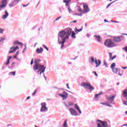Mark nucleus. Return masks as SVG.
<instances>
[{
    "label": "nucleus",
    "instance_id": "nucleus-1",
    "mask_svg": "<svg viewBox=\"0 0 127 127\" xmlns=\"http://www.w3.org/2000/svg\"><path fill=\"white\" fill-rule=\"evenodd\" d=\"M72 33V29L67 28L64 30H63L59 32L58 37V43L61 45V49H63L64 48V43L66 40L69 39L70 35Z\"/></svg>",
    "mask_w": 127,
    "mask_h": 127
},
{
    "label": "nucleus",
    "instance_id": "nucleus-2",
    "mask_svg": "<svg viewBox=\"0 0 127 127\" xmlns=\"http://www.w3.org/2000/svg\"><path fill=\"white\" fill-rule=\"evenodd\" d=\"M41 61L39 59H35L34 63L35 65H33V69L35 72L36 73H39L40 75H41L42 73L45 71V69H46V67L44 66V65H41L39 64L38 63Z\"/></svg>",
    "mask_w": 127,
    "mask_h": 127
},
{
    "label": "nucleus",
    "instance_id": "nucleus-3",
    "mask_svg": "<svg viewBox=\"0 0 127 127\" xmlns=\"http://www.w3.org/2000/svg\"><path fill=\"white\" fill-rule=\"evenodd\" d=\"M104 45L108 48H113L115 46H117V44L114 42V40L112 39H107L105 40Z\"/></svg>",
    "mask_w": 127,
    "mask_h": 127
},
{
    "label": "nucleus",
    "instance_id": "nucleus-4",
    "mask_svg": "<svg viewBox=\"0 0 127 127\" xmlns=\"http://www.w3.org/2000/svg\"><path fill=\"white\" fill-rule=\"evenodd\" d=\"M81 86H82V87H84V88H86V89H88V90H90V92H92L93 90H95V87L92 86L91 84L89 82H82L81 83Z\"/></svg>",
    "mask_w": 127,
    "mask_h": 127
},
{
    "label": "nucleus",
    "instance_id": "nucleus-5",
    "mask_svg": "<svg viewBox=\"0 0 127 127\" xmlns=\"http://www.w3.org/2000/svg\"><path fill=\"white\" fill-rule=\"evenodd\" d=\"M1 4L0 5V11L6 7V5H7V0H2L1 2Z\"/></svg>",
    "mask_w": 127,
    "mask_h": 127
},
{
    "label": "nucleus",
    "instance_id": "nucleus-6",
    "mask_svg": "<svg viewBox=\"0 0 127 127\" xmlns=\"http://www.w3.org/2000/svg\"><path fill=\"white\" fill-rule=\"evenodd\" d=\"M41 108L40 110V112H46L48 111V108L46 107V103L43 102L41 104Z\"/></svg>",
    "mask_w": 127,
    "mask_h": 127
},
{
    "label": "nucleus",
    "instance_id": "nucleus-7",
    "mask_svg": "<svg viewBox=\"0 0 127 127\" xmlns=\"http://www.w3.org/2000/svg\"><path fill=\"white\" fill-rule=\"evenodd\" d=\"M59 97L63 98L64 100H66V99L68 98V93L65 91H63L62 93H59Z\"/></svg>",
    "mask_w": 127,
    "mask_h": 127
},
{
    "label": "nucleus",
    "instance_id": "nucleus-8",
    "mask_svg": "<svg viewBox=\"0 0 127 127\" xmlns=\"http://www.w3.org/2000/svg\"><path fill=\"white\" fill-rule=\"evenodd\" d=\"M115 97L116 96L115 95H113L111 96H107V99L108 103L109 104H112L113 102L114 101V100H115Z\"/></svg>",
    "mask_w": 127,
    "mask_h": 127
},
{
    "label": "nucleus",
    "instance_id": "nucleus-9",
    "mask_svg": "<svg viewBox=\"0 0 127 127\" xmlns=\"http://www.w3.org/2000/svg\"><path fill=\"white\" fill-rule=\"evenodd\" d=\"M90 11V8L87 4L83 5V10H82L83 13H87Z\"/></svg>",
    "mask_w": 127,
    "mask_h": 127
},
{
    "label": "nucleus",
    "instance_id": "nucleus-10",
    "mask_svg": "<svg viewBox=\"0 0 127 127\" xmlns=\"http://www.w3.org/2000/svg\"><path fill=\"white\" fill-rule=\"evenodd\" d=\"M124 39V36H118V37H115L113 39L114 41L115 42H121L122 40Z\"/></svg>",
    "mask_w": 127,
    "mask_h": 127
},
{
    "label": "nucleus",
    "instance_id": "nucleus-11",
    "mask_svg": "<svg viewBox=\"0 0 127 127\" xmlns=\"http://www.w3.org/2000/svg\"><path fill=\"white\" fill-rule=\"evenodd\" d=\"M19 49V47L17 46L16 47H12L10 48V51H9V53H13V52H15L16 50Z\"/></svg>",
    "mask_w": 127,
    "mask_h": 127
},
{
    "label": "nucleus",
    "instance_id": "nucleus-12",
    "mask_svg": "<svg viewBox=\"0 0 127 127\" xmlns=\"http://www.w3.org/2000/svg\"><path fill=\"white\" fill-rule=\"evenodd\" d=\"M4 14L2 16V19H6V18H7V17H8V15H9V14H8V12H7V10H5L4 11Z\"/></svg>",
    "mask_w": 127,
    "mask_h": 127
},
{
    "label": "nucleus",
    "instance_id": "nucleus-13",
    "mask_svg": "<svg viewBox=\"0 0 127 127\" xmlns=\"http://www.w3.org/2000/svg\"><path fill=\"white\" fill-rule=\"evenodd\" d=\"M69 111L72 116H77L78 115L77 111L72 108H70Z\"/></svg>",
    "mask_w": 127,
    "mask_h": 127
},
{
    "label": "nucleus",
    "instance_id": "nucleus-14",
    "mask_svg": "<svg viewBox=\"0 0 127 127\" xmlns=\"http://www.w3.org/2000/svg\"><path fill=\"white\" fill-rule=\"evenodd\" d=\"M97 122H100V123H101L102 127H109V125H108V123H107V122L106 121H104L103 122L102 121H101L100 120H98Z\"/></svg>",
    "mask_w": 127,
    "mask_h": 127
},
{
    "label": "nucleus",
    "instance_id": "nucleus-15",
    "mask_svg": "<svg viewBox=\"0 0 127 127\" xmlns=\"http://www.w3.org/2000/svg\"><path fill=\"white\" fill-rule=\"evenodd\" d=\"M36 52L38 54L42 53V52H43V48H37L36 51Z\"/></svg>",
    "mask_w": 127,
    "mask_h": 127
},
{
    "label": "nucleus",
    "instance_id": "nucleus-16",
    "mask_svg": "<svg viewBox=\"0 0 127 127\" xmlns=\"http://www.w3.org/2000/svg\"><path fill=\"white\" fill-rule=\"evenodd\" d=\"M94 62L95 63V64H96V67H99V66L101 65V60H98L97 61V59H95Z\"/></svg>",
    "mask_w": 127,
    "mask_h": 127
},
{
    "label": "nucleus",
    "instance_id": "nucleus-17",
    "mask_svg": "<svg viewBox=\"0 0 127 127\" xmlns=\"http://www.w3.org/2000/svg\"><path fill=\"white\" fill-rule=\"evenodd\" d=\"M16 4H17L16 3H15V2L14 1H12L9 4V7H13V6H15V5H16Z\"/></svg>",
    "mask_w": 127,
    "mask_h": 127
},
{
    "label": "nucleus",
    "instance_id": "nucleus-18",
    "mask_svg": "<svg viewBox=\"0 0 127 127\" xmlns=\"http://www.w3.org/2000/svg\"><path fill=\"white\" fill-rule=\"evenodd\" d=\"M94 37H95L97 41H98V42H101L102 41L101 40V37L100 36V35H95L94 36Z\"/></svg>",
    "mask_w": 127,
    "mask_h": 127
},
{
    "label": "nucleus",
    "instance_id": "nucleus-19",
    "mask_svg": "<svg viewBox=\"0 0 127 127\" xmlns=\"http://www.w3.org/2000/svg\"><path fill=\"white\" fill-rule=\"evenodd\" d=\"M102 94H103V93L100 92L99 94H96L94 98L95 101H98V100H99V96H100V95H102Z\"/></svg>",
    "mask_w": 127,
    "mask_h": 127
},
{
    "label": "nucleus",
    "instance_id": "nucleus-20",
    "mask_svg": "<svg viewBox=\"0 0 127 127\" xmlns=\"http://www.w3.org/2000/svg\"><path fill=\"white\" fill-rule=\"evenodd\" d=\"M123 95L124 96V98L127 99V89L124 90L123 92Z\"/></svg>",
    "mask_w": 127,
    "mask_h": 127
},
{
    "label": "nucleus",
    "instance_id": "nucleus-21",
    "mask_svg": "<svg viewBox=\"0 0 127 127\" xmlns=\"http://www.w3.org/2000/svg\"><path fill=\"white\" fill-rule=\"evenodd\" d=\"M63 2L65 3V5L67 7V8L68 7H70V5H69V2L67 1V0H64Z\"/></svg>",
    "mask_w": 127,
    "mask_h": 127
},
{
    "label": "nucleus",
    "instance_id": "nucleus-22",
    "mask_svg": "<svg viewBox=\"0 0 127 127\" xmlns=\"http://www.w3.org/2000/svg\"><path fill=\"white\" fill-rule=\"evenodd\" d=\"M100 104H101V105H104V106H107V107H113L112 105H110L108 103H100Z\"/></svg>",
    "mask_w": 127,
    "mask_h": 127
},
{
    "label": "nucleus",
    "instance_id": "nucleus-23",
    "mask_svg": "<svg viewBox=\"0 0 127 127\" xmlns=\"http://www.w3.org/2000/svg\"><path fill=\"white\" fill-rule=\"evenodd\" d=\"M71 38H76V33L74 31H72L71 33Z\"/></svg>",
    "mask_w": 127,
    "mask_h": 127
},
{
    "label": "nucleus",
    "instance_id": "nucleus-24",
    "mask_svg": "<svg viewBox=\"0 0 127 127\" xmlns=\"http://www.w3.org/2000/svg\"><path fill=\"white\" fill-rule=\"evenodd\" d=\"M112 71L114 74H117L118 73V69L117 68H112Z\"/></svg>",
    "mask_w": 127,
    "mask_h": 127
},
{
    "label": "nucleus",
    "instance_id": "nucleus-25",
    "mask_svg": "<svg viewBox=\"0 0 127 127\" xmlns=\"http://www.w3.org/2000/svg\"><path fill=\"white\" fill-rule=\"evenodd\" d=\"M13 44H14V45H21L22 46V44H21V43H20L18 41L14 42Z\"/></svg>",
    "mask_w": 127,
    "mask_h": 127
},
{
    "label": "nucleus",
    "instance_id": "nucleus-26",
    "mask_svg": "<svg viewBox=\"0 0 127 127\" xmlns=\"http://www.w3.org/2000/svg\"><path fill=\"white\" fill-rule=\"evenodd\" d=\"M82 30H83V28L78 29L77 28L75 29V31L76 33H78V32H80V31H82Z\"/></svg>",
    "mask_w": 127,
    "mask_h": 127
},
{
    "label": "nucleus",
    "instance_id": "nucleus-27",
    "mask_svg": "<svg viewBox=\"0 0 127 127\" xmlns=\"http://www.w3.org/2000/svg\"><path fill=\"white\" fill-rule=\"evenodd\" d=\"M90 63H91V64H93L94 63V62H95V59H94V58L93 57H91L90 58Z\"/></svg>",
    "mask_w": 127,
    "mask_h": 127
},
{
    "label": "nucleus",
    "instance_id": "nucleus-28",
    "mask_svg": "<svg viewBox=\"0 0 127 127\" xmlns=\"http://www.w3.org/2000/svg\"><path fill=\"white\" fill-rule=\"evenodd\" d=\"M116 66V63H113L111 65V69H114L115 67Z\"/></svg>",
    "mask_w": 127,
    "mask_h": 127
},
{
    "label": "nucleus",
    "instance_id": "nucleus-29",
    "mask_svg": "<svg viewBox=\"0 0 127 127\" xmlns=\"http://www.w3.org/2000/svg\"><path fill=\"white\" fill-rule=\"evenodd\" d=\"M116 1H118V0H115L113 1V2H112L111 3H109L107 5L106 8H108V7H109V6H110L111 5V4H112V3H114V2H116Z\"/></svg>",
    "mask_w": 127,
    "mask_h": 127
},
{
    "label": "nucleus",
    "instance_id": "nucleus-30",
    "mask_svg": "<svg viewBox=\"0 0 127 127\" xmlns=\"http://www.w3.org/2000/svg\"><path fill=\"white\" fill-rule=\"evenodd\" d=\"M77 10H78V11H79V12H83V11H82V9H81V8L79 6L77 7Z\"/></svg>",
    "mask_w": 127,
    "mask_h": 127
},
{
    "label": "nucleus",
    "instance_id": "nucleus-31",
    "mask_svg": "<svg viewBox=\"0 0 127 127\" xmlns=\"http://www.w3.org/2000/svg\"><path fill=\"white\" fill-rule=\"evenodd\" d=\"M9 75L14 76L15 75V71H12L9 73Z\"/></svg>",
    "mask_w": 127,
    "mask_h": 127
},
{
    "label": "nucleus",
    "instance_id": "nucleus-32",
    "mask_svg": "<svg viewBox=\"0 0 127 127\" xmlns=\"http://www.w3.org/2000/svg\"><path fill=\"white\" fill-rule=\"evenodd\" d=\"M67 9L68 10L69 13H71V12H72V9H71V8H70V7L68 6Z\"/></svg>",
    "mask_w": 127,
    "mask_h": 127
},
{
    "label": "nucleus",
    "instance_id": "nucleus-33",
    "mask_svg": "<svg viewBox=\"0 0 127 127\" xmlns=\"http://www.w3.org/2000/svg\"><path fill=\"white\" fill-rule=\"evenodd\" d=\"M75 109H76V110H77V111L80 109V108L79 107V106H78V105L75 104V106H74Z\"/></svg>",
    "mask_w": 127,
    "mask_h": 127
},
{
    "label": "nucleus",
    "instance_id": "nucleus-34",
    "mask_svg": "<svg viewBox=\"0 0 127 127\" xmlns=\"http://www.w3.org/2000/svg\"><path fill=\"white\" fill-rule=\"evenodd\" d=\"M3 31H4V29L0 28V33L2 34L3 33Z\"/></svg>",
    "mask_w": 127,
    "mask_h": 127
},
{
    "label": "nucleus",
    "instance_id": "nucleus-35",
    "mask_svg": "<svg viewBox=\"0 0 127 127\" xmlns=\"http://www.w3.org/2000/svg\"><path fill=\"white\" fill-rule=\"evenodd\" d=\"M43 47H44V48H45V49H46V50L47 51H49V49H48V48H47V47H46V46H45V45H43Z\"/></svg>",
    "mask_w": 127,
    "mask_h": 127
},
{
    "label": "nucleus",
    "instance_id": "nucleus-36",
    "mask_svg": "<svg viewBox=\"0 0 127 127\" xmlns=\"http://www.w3.org/2000/svg\"><path fill=\"white\" fill-rule=\"evenodd\" d=\"M122 49L125 51V52H127V46L125 47L124 48H123Z\"/></svg>",
    "mask_w": 127,
    "mask_h": 127
},
{
    "label": "nucleus",
    "instance_id": "nucleus-37",
    "mask_svg": "<svg viewBox=\"0 0 127 127\" xmlns=\"http://www.w3.org/2000/svg\"><path fill=\"white\" fill-rule=\"evenodd\" d=\"M4 40H5V38H4L1 37L0 38V42H1L2 41H3Z\"/></svg>",
    "mask_w": 127,
    "mask_h": 127
},
{
    "label": "nucleus",
    "instance_id": "nucleus-38",
    "mask_svg": "<svg viewBox=\"0 0 127 127\" xmlns=\"http://www.w3.org/2000/svg\"><path fill=\"white\" fill-rule=\"evenodd\" d=\"M37 93V89H36L35 91L32 93V96H35V94Z\"/></svg>",
    "mask_w": 127,
    "mask_h": 127
},
{
    "label": "nucleus",
    "instance_id": "nucleus-39",
    "mask_svg": "<svg viewBox=\"0 0 127 127\" xmlns=\"http://www.w3.org/2000/svg\"><path fill=\"white\" fill-rule=\"evenodd\" d=\"M9 59H8L7 60V63L5 64V65H8V64H9Z\"/></svg>",
    "mask_w": 127,
    "mask_h": 127
},
{
    "label": "nucleus",
    "instance_id": "nucleus-40",
    "mask_svg": "<svg viewBox=\"0 0 127 127\" xmlns=\"http://www.w3.org/2000/svg\"><path fill=\"white\" fill-rule=\"evenodd\" d=\"M104 64L105 67L107 68V67H108V64H107L106 61L104 62Z\"/></svg>",
    "mask_w": 127,
    "mask_h": 127
},
{
    "label": "nucleus",
    "instance_id": "nucleus-41",
    "mask_svg": "<svg viewBox=\"0 0 127 127\" xmlns=\"http://www.w3.org/2000/svg\"><path fill=\"white\" fill-rule=\"evenodd\" d=\"M14 64H15V62H13L11 64V68H13V67H14Z\"/></svg>",
    "mask_w": 127,
    "mask_h": 127
},
{
    "label": "nucleus",
    "instance_id": "nucleus-42",
    "mask_svg": "<svg viewBox=\"0 0 127 127\" xmlns=\"http://www.w3.org/2000/svg\"><path fill=\"white\" fill-rule=\"evenodd\" d=\"M111 22H115V23H119V21H114V20H111Z\"/></svg>",
    "mask_w": 127,
    "mask_h": 127
},
{
    "label": "nucleus",
    "instance_id": "nucleus-43",
    "mask_svg": "<svg viewBox=\"0 0 127 127\" xmlns=\"http://www.w3.org/2000/svg\"><path fill=\"white\" fill-rule=\"evenodd\" d=\"M54 89H58V90H63V88H58L57 87H54Z\"/></svg>",
    "mask_w": 127,
    "mask_h": 127
},
{
    "label": "nucleus",
    "instance_id": "nucleus-44",
    "mask_svg": "<svg viewBox=\"0 0 127 127\" xmlns=\"http://www.w3.org/2000/svg\"><path fill=\"white\" fill-rule=\"evenodd\" d=\"M25 50H26V46H25V48L23 49L22 53H24V52H25Z\"/></svg>",
    "mask_w": 127,
    "mask_h": 127
},
{
    "label": "nucleus",
    "instance_id": "nucleus-45",
    "mask_svg": "<svg viewBox=\"0 0 127 127\" xmlns=\"http://www.w3.org/2000/svg\"><path fill=\"white\" fill-rule=\"evenodd\" d=\"M20 0H14V2H16V3H18V1H19Z\"/></svg>",
    "mask_w": 127,
    "mask_h": 127
},
{
    "label": "nucleus",
    "instance_id": "nucleus-46",
    "mask_svg": "<svg viewBox=\"0 0 127 127\" xmlns=\"http://www.w3.org/2000/svg\"><path fill=\"white\" fill-rule=\"evenodd\" d=\"M109 54L110 58H112V56L113 55V54H112V53H109Z\"/></svg>",
    "mask_w": 127,
    "mask_h": 127
},
{
    "label": "nucleus",
    "instance_id": "nucleus-47",
    "mask_svg": "<svg viewBox=\"0 0 127 127\" xmlns=\"http://www.w3.org/2000/svg\"><path fill=\"white\" fill-rule=\"evenodd\" d=\"M75 15H78L79 16H82V13L78 14V13H75Z\"/></svg>",
    "mask_w": 127,
    "mask_h": 127
},
{
    "label": "nucleus",
    "instance_id": "nucleus-48",
    "mask_svg": "<svg viewBox=\"0 0 127 127\" xmlns=\"http://www.w3.org/2000/svg\"><path fill=\"white\" fill-rule=\"evenodd\" d=\"M117 56L115 55L113 58H111V60H114L115 58H116Z\"/></svg>",
    "mask_w": 127,
    "mask_h": 127
},
{
    "label": "nucleus",
    "instance_id": "nucleus-49",
    "mask_svg": "<svg viewBox=\"0 0 127 127\" xmlns=\"http://www.w3.org/2000/svg\"><path fill=\"white\" fill-rule=\"evenodd\" d=\"M123 104H124V105H126V106H127V101H123Z\"/></svg>",
    "mask_w": 127,
    "mask_h": 127
},
{
    "label": "nucleus",
    "instance_id": "nucleus-50",
    "mask_svg": "<svg viewBox=\"0 0 127 127\" xmlns=\"http://www.w3.org/2000/svg\"><path fill=\"white\" fill-rule=\"evenodd\" d=\"M97 127H102V125H101V124H97Z\"/></svg>",
    "mask_w": 127,
    "mask_h": 127
},
{
    "label": "nucleus",
    "instance_id": "nucleus-51",
    "mask_svg": "<svg viewBox=\"0 0 127 127\" xmlns=\"http://www.w3.org/2000/svg\"><path fill=\"white\" fill-rule=\"evenodd\" d=\"M62 16H60V17H59L58 18H57L56 19V21H57V20H59V19H60V18H61Z\"/></svg>",
    "mask_w": 127,
    "mask_h": 127
},
{
    "label": "nucleus",
    "instance_id": "nucleus-52",
    "mask_svg": "<svg viewBox=\"0 0 127 127\" xmlns=\"http://www.w3.org/2000/svg\"><path fill=\"white\" fill-rule=\"evenodd\" d=\"M42 73H43V74L44 78H45V79L46 80V76H45V74H44V72H42Z\"/></svg>",
    "mask_w": 127,
    "mask_h": 127
},
{
    "label": "nucleus",
    "instance_id": "nucleus-53",
    "mask_svg": "<svg viewBox=\"0 0 127 127\" xmlns=\"http://www.w3.org/2000/svg\"><path fill=\"white\" fill-rule=\"evenodd\" d=\"M93 73H95V76H98V74H97V72L96 71H93Z\"/></svg>",
    "mask_w": 127,
    "mask_h": 127
},
{
    "label": "nucleus",
    "instance_id": "nucleus-54",
    "mask_svg": "<svg viewBox=\"0 0 127 127\" xmlns=\"http://www.w3.org/2000/svg\"><path fill=\"white\" fill-rule=\"evenodd\" d=\"M28 4H29V3L26 4V5H24V4H22V6H24V7H26L28 5Z\"/></svg>",
    "mask_w": 127,
    "mask_h": 127
},
{
    "label": "nucleus",
    "instance_id": "nucleus-55",
    "mask_svg": "<svg viewBox=\"0 0 127 127\" xmlns=\"http://www.w3.org/2000/svg\"><path fill=\"white\" fill-rule=\"evenodd\" d=\"M77 58H78V57H75V58L71 59V60H76V59H77Z\"/></svg>",
    "mask_w": 127,
    "mask_h": 127
},
{
    "label": "nucleus",
    "instance_id": "nucleus-56",
    "mask_svg": "<svg viewBox=\"0 0 127 127\" xmlns=\"http://www.w3.org/2000/svg\"><path fill=\"white\" fill-rule=\"evenodd\" d=\"M68 105H69V106H72V105H73V103H72V102H69L68 103Z\"/></svg>",
    "mask_w": 127,
    "mask_h": 127
},
{
    "label": "nucleus",
    "instance_id": "nucleus-57",
    "mask_svg": "<svg viewBox=\"0 0 127 127\" xmlns=\"http://www.w3.org/2000/svg\"><path fill=\"white\" fill-rule=\"evenodd\" d=\"M77 111L79 112V114H82V111H81V110H80V109H78Z\"/></svg>",
    "mask_w": 127,
    "mask_h": 127
},
{
    "label": "nucleus",
    "instance_id": "nucleus-58",
    "mask_svg": "<svg viewBox=\"0 0 127 127\" xmlns=\"http://www.w3.org/2000/svg\"><path fill=\"white\" fill-rule=\"evenodd\" d=\"M17 56L16 55H15L14 57L13 58H15V59H17Z\"/></svg>",
    "mask_w": 127,
    "mask_h": 127
},
{
    "label": "nucleus",
    "instance_id": "nucleus-59",
    "mask_svg": "<svg viewBox=\"0 0 127 127\" xmlns=\"http://www.w3.org/2000/svg\"><path fill=\"white\" fill-rule=\"evenodd\" d=\"M32 64H33V59H32L31 61V65H32Z\"/></svg>",
    "mask_w": 127,
    "mask_h": 127
},
{
    "label": "nucleus",
    "instance_id": "nucleus-60",
    "mask_svg": "<svg viewBox=\"0 0 127 127\" xmlns=\"http://www.w3.org/2000/svg\"><path fill=\"white\" fill-rule=\"evenodd\" d=\"M32 64H33V59H32L31 61V65H32Z\"/></svg>",
    "mask_w": 127,
    "mask_h": 127
},
{
    "label": "nucleus",
    "instance_id": "nucleus-61",
    "mask_svg": "<svg viewBox=\"0 0 127 127\" xmlns=\"http://www.w3.org/2000/svg\"><path fill=\"white\" fill-rule=\"evenodd\" d=\"M118 74L119 75V76H123V73H120V72H119Z\"/></svg>",
    "mask_w": 127,
    "mask_h": 127
},
{
    "label": "nucleus",
    "instance_id": "nucleus-62",
    "mask_svg": "<svg viewBox=\"0 0 127 127\" xmlns=\"http://www.w3.org/2000/svg\"><path fill=\"white\" fill-rule=\"evenodd\" d=\"M72 22H73V23H76V22H77V20H73V21H72Z\"/></svg>",
    "mask_w": 127,
    "mask_h": 127
},
{
    "label": "nucleus",
    "instance_id": "nucleus-63",
    "mask_svg": "<svg viewBox=\"0 0 127 127\" xmlns=\"http://www.w3.org/2000/svg\"><path fill=\"white\" fill-rule=\"evenodd\" d=\"M122 69H127V66H126V67H122Z\"/></svg>",
    "mask_w": 127,
    "mask_h": 127
},
{
    "label": "nucleus",
    "instance_id": "nucleus-64",
    "mask_svg": "<svg viewBox=\"0 0 127 127\" xmlns=\"http://www.w3.org/2000/svg\"><path fill=\"white\" fill-rule=\"evenodd\" d=\"M105 22H109V21L107 20L106 19H104Z\"/></svg>",
    "mask_w": 127,
    "mask_h": 127
}]
</instances>
